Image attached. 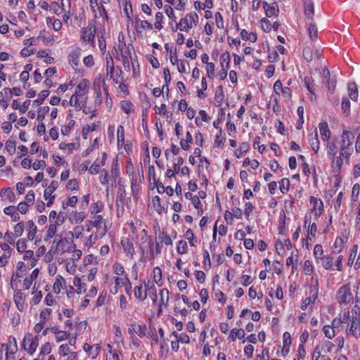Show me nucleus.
<instances>
[{"label": "nucleus", "mask_w": 360, "mask_h": 360, "mask_svg": "<svg viewBox=\"0 0 360 360\" xmlns=\"http://www.w3.org/2000/svg\"><path fill=\"white\" fill-rule=\"evenodd\" d=\"M121 244L125 253L130 255L131 258H133L135 252L133 243L129 239L125 238L122 240Z\"/></svg>", "instance_id": "7"}, {"label": "nucleus", "mask_w": 360, "mask_h": 360, "mask_svg": "<svg viewBox=\"0 0 360 360\" xmlns=\"http://www.w3.org/2000/svg\"><path fill=\"white\" fill-rule=\"evenodd\" d=\"M66 188L70 191L77 190L79 188V183L75 179H70L68 181Z\"/></svg>", "instance_id": "44"}, {"label": "nucleus", "mask_w": 360, "mask_h": 360, "mask_svg": "<svg viewBox=\"0 0 360 360\" xmlns=\"http://www.w3.org/2000/svg\"><path fill=\"white\" fill-rule=\"evenodd\" d=\"M186 16H187L188 19L191 21V22L193 23L194 26H196L198 25L199 18L196 13L192 12V13H188L186 15Z\"/></svg>", "instance_id": "61"}, {"label": "nucleus", "mask_w": 360, "mask_h": 360, "mask_svg": "<svg viewBox=\"0 0 360 360\" xmlns=\"http://www.w3.org/2000/svg\"><path fill=\"white\" fill-rule=\"evenodd\" d=\"M309 202L311 204H313L314 210H323V204L321 200L311 196Z\"/></svg>", "instance_id": "23"}, {"label": "nucleus", "mask_w": 360, "mask_h": 360, "mask_svg": "<svg viewBox=\"0 0 360 360\" xmlns=\"http://www.w3.org/2000/svg\"><path fill=\"white\" fill-rule=\"evenodd\" d=\"M259 143H260V137L257 136H256V138L255 139L253 146H254L255 149H258V150L262 153L264 151V150L265 149V146L260 145Z\"/></svg>", "instance_id": "62"}, {"label": "nucleus", "mask_w": 360, "mask_h": 360, "mask_svg": "<svg viewBox=\"0 0 360 360\" xmlns=\"http://www.w3.org/2000/svg\"><path fill=\"white\" fill-rule=\"evenodd\" d=\"M27 226L30 229V231L27 233V238L30 240H34V238L35 237V234L37 233V228L32 220H29L27 221Z\"/></svg>", "instance_id": "20"}, {"label": "nucleus", "mask_w": 360, "mask_h": 360, "mask_svg": "<svg viewBox=\"0 0 360 360\" xmlns=\"http://www.w3.org/2000/svg\"><path fill=\"white\" fill-rule=\"evenodd\" d=\"M303 56L307 62H310L313 59V53L309 47H305L303 49Z\"/></svg>", "instance_id": "47"}, {"label": "nucleus", "mask_w": 360, "mask_h": 360, "mask_svg": "<svg viewBox=\"0 0 360 360\" xmlns=\"http://www.w3.org/2000/svg\"><path fill=\"white\" fill-rule=\"evenodd\" d=\"M52 310L51 309H46L40 313L39 318L40 321L45 323L47 317L51 314Z\"/></svg>", "instance_id": "64"}, {"label": "nucleus", "mask_w": 360, "mask_h": 360, "mask_svg": "<svg viewBox=\"0 0 360 360\" xmlns=\"http://www.w3.org/2000/svg\"><path fill=\"white\" fill-rule=\"evenodd\" d=\"M16 248H17V250L20 253L24 252L27 248V244H26L25 240V239L18 240L16 243Z\"/></svg>", "instance_id": "45"}, {"label": "nucleus", "mask_w": 360, "mask_h": 360, "mask_svg": "<svg viewBox=\"0 0 360 360\" xmlns=\"http://www.w3.org/2000/svg\"><path fill=\"white\" fill-rule=\"evenodd\" d=\"M153 272L155 274V276H154V281L155 282L159 285L160 286L162 285V283H160V281H161V278H162V271L160 269V267L158 266H156L154 270H153Z\"/></svg>", "instance_id": "42"}, {"label": "nucleus", "mask_w": 360, "mask_h": 360, "mask_svg": "<svg viewBox=\"0 0 360 360\" xmlns=\"http://www.w3.org/2000/svg\"><path fill=\"white\" fill-rule=\"evenodd\" d=\"M159 238H161V243H165L166 245H172V240L167 233L162 232V233L159 236Z\"/></svg>", "instance_id": "56"}, {"label": "nucleus", "mask_w": 360, "mask_h": 360, "mask_svg": "<svg viewBox=\"0 0 360 360\" xmlns=\"http://www.w3.org/2000/svg\"><path fill=\"white\" fill-rule=\"evenodd\" d=\"M87 82L86 79H83L76 87L75 94L77 96H82L85 94V90L87 89Z\"/></svg>", "instance_id": "19"}, {"label": "nucleus", "mask_w": 360, "mask_h": 360, "mask_svg": "<svg viewBox=\"0 0 360 360\" xmlns=\"http://www.w3.org/2000/svg\"><path fill=\"white\" fill-rule=\"evenodd\" d=\"M291 345L290 335L288 332L283 333V346L282 349L283 356H286L290 351V345Z\"/></svg>", "instance_id": "12"}, {"label": "nucleus", "mask_w": 360, "mask_h": 360, "mask_svg": "<svg viewBox=\"0 0 360 360\" xmlns=\"http://www.w3.org/2000/svg\"><path fill=\"white\" fill-rule=\"evenodd\" d=\"M96 129V125L93 124L92 126L86 124L82 129V136L84 139H87V135L89 132L95 131Z\"/></svg>", "instance_id": "38"}, {"label": "nucleus", "mask_w": 360, "mask_h": 360, "mask_svg": "<svg viewBox=\"0 0 360 360\" xmlns=\"http://www.w3.org/2000/svg\"><path fill=\"white\" fill-rule=\"evenodd\" d=\"M352 136V139H354V135L350 131L347 129H344L342 135V145L340 148V155L344 156L345 153V149H347L349 147L352 142L350 140Z\"/></svg>", "instance_id": "2"}, {"label": "nucleus", "mask_w": 360, "mask_h": 360, "mask_svg": "<svg viewBox=\"0 0 360 360\" xmlns=\"http://www.w3.org/2000/svg\"><path fill=\"white\" fill-rule=\"evenodd\" d=\"M347 89L349 98L353 101H356L358 98V89L356 83H348Z\"/></svg>", "instance_id": "14"}, {"label": "nucleus", "mask_w": 360, "mask_h": 360, "mask_svg": "<svg viewBox=\"0 0 360 360\" xmlns=\"http://www.w3.org/2000/svg\"><path fill=\"white\" fill-rule=\"evenodd\" d=\"M163 18V15L161 12H158L155 14V22L154 24V26L158 30H161L162 28V26L161 25V21Z\"/></svg>", "instance_id": "54"}, {"label": "nucleus", "mask_w": 360, "mask_h": 360, "mask_svg": "<svg viewBox=\"0 0 360 360\" xmlns=\"http://www.w3.org/2000/svg\"><path fill=\"white\" fill-rule=\"evenodd\" d=\"M38 345V338L37 336H36L35 338H34L29 347V353L31 355H32L34 352L36 351Z\"/></svg>", "instance_id": "57"}, {"label": "nucleus", "mask_w": 360, "mask_h": 360, "mask_svg": "<svg viewBox=\"0 0 360 360\" xmlns=\"http://www.w3.org/2000/svg\"><path fill=\"white\" fill-rule=\"evenodd\" d=\"M145 329H146V326H144L143 328L141 326L134 323H131L130 327L129 328V333H131L132 332H134L139 337H143V336L146 335V333L144 331Z\"/></svg>", "instance_id": "15"}, {"label": "nucleus", "mask_w": 360, "mask_h": 360, "mask_svg": "<svg viewBox=\"0 0 360 360\" xmlns=\"http://www.w3.org/2000/svg\"><path fill=\"white\" fill-rule=\"evenodd\" d=\"M163 73H164V79L165 84L163 85V89H167V93L169 92V84L171 82L172 77L170 75L169 70L168 68H165L163 69Z\"/></svg>", "instance_id": "25"}, {"label": "nucleus", "mask_w": 360, "mask_h": 360, "mask_svg": "<svg viewBox=\"0 0 360 360\" xmlns=\"http://www.w3.org/2000/svg\"><path fill=\"white\" fill-rule=\"evenodd\" d=\"M34 202V193L33 191H30L25 196V201L24 203L29 204V206L33 205Z\"/></svg>", "instance_id": "59"}, {"label": "nucleus", "mask_w": 360, "mask_h": 360, "mask_svg": "<svg viewBox=\"0 0 360 360\" xmlns=\"http://www.w3.org/2000/svg\"><path fill=\"white\" fill-rule=\"evenodd\" d=\"M321 259L323 260L322 266L326 269H330L333 265V257L330 255H326L323 257Z\"/></svg>", "instance_id": "28"}, {"label": "nucleus", "mask_w": 360, "mask_h": 360, "mask_svg": "<svg viewBox=\"0 0 360 360\" xmlns=\"http://www.w3.org/2000/svg\"><path fill=\"white\" fill-rule=\"evenodd\" d=\"M79 145L75 143H60L59 144V148L61 150H64L65 148H68L70 150H72V149H78Z\"/></svg>", "instance_id": "46"}, {"label": "nucleus", "mask_w": 360, "mask_h": 360, "mask_svg": "<svg viewBox=\"0 0 360 360\" xmlns=\"http://www.w3.org/2000/svg\"><path fill=\"white\" fill-rule=\"evenodd\" d=\"M220 60H221V66L223 68L224 63H226V69H229V65H230V60H231L229 53L228 51L223 53L221 55Z\"/></svg>", "instance_id": "31"}, {"label": "nucleus", "mask_w": 360, "mask_h": 360, "mask_svg": "<svg viewBox=\"0 0 360 360\" xmlns=\"http://www.w3.org/2000/svg\"><path fill=\"white\" fill-rule=\"evenodd\" d=\"M50 91L49 90H43L39 94V98L34 101L38 105L42 104L46 98L49 96Z\"/></svg>", "instance_id": "36"}, {"label": "nucleus", "mask_w": 360, "mask_h": 360, "mask_svg": "<svg viewBox=\"0 0 360 360\" xmlns=\"http://www.w3.org/2000/svg\"><path fill=\"white\" fill-rule=\"evenodd\" d=\"M250 145L248 142H243L239 148L236 150V155L238 158L242 157L243 153H245L249 150Z\"/></svg>", "instance_id": "24"}, {"label": "nucleus", "mask_w": 360, "mask_h": 360, "mask_svg": "<svg viewBox=\"0 0 360 360\" xmlns=\"http://www.w3.org/2000/svg\"><path fill=\"white\" fill-rule=\"evenodd\" d=\"M57 226L58 225H56V224H51L49 225L44 240L47 241L48 240L53 238L56 235L57 231Z\"/></svg>", "instance_id": "27"}, {"label": "nucleus", "mask_w": 360, "mask_h": 360, "mask_svg": "<svg viewBox=\"0 0 360 360\" xmlns=\"http://www.w3.org/2000/svg\"><path fill=\"white\" fill-rule=\"evenodd\" d=\"M62 240H63L62 236L57 234L56 236V238H55L53 242L52 246L51 247V248L49 251V255H51L52 254L56 253V252L57 251V249H58L59 245L60 244V243L62 242Z\"/></svg>", "instance_id": "21"}, {"label": "nucleus", "mask_w": 360, "mask_h": 360, "mask_svg": "<svg viewBox=\"0 0 360 360\" xmlns=\"http://www.w3.org/2000/svg\"><path fill=\"white\" fill-rule=\"evenodd\" d=\"M353 297L350 288L347 285L340 287L338 292V301L340 304H346Z\"/></svg>", "instance_id": "1"}, {"label": "nucleus", "mask_w": 360, "mask_h": 360, "mask_svg": "<svg viewBox=\"0 0 360 360\" xmlns=\"http://www.w3.org/2000/svg\"><path fill=\"white\" fill-rule=\"evenodd\" d=\"M75 121L74 120H71L68 124L67 126H65L64 127H63L61 129V133L65 135V136H67L70 134L71 129L73 128V127L75 126Z\"/></svg>", "instance_id": "39"}, {"label": "nucleus", "mask_w": 360, "mask_h": 360, "mask_svg": "<svg viewBox=\"0 0 360 360\" xmlns=\"http://www.w3.org/2000/svg\"><path fill=\"white\" fill-rule=\"evenodd\" d=\"M342 110L346 115L350 112V101L348 98L344 97L342 101Z\"/></svg>", "instance_id": "35"}, {"label": "nucleus", "mask_w": 360, "mask_h": 360, "mask_svg": "<svg viewBox=\"0 0 360 360\" xmlns=\"http://www.w3.org/2000/svg\"><path fill=\"white\" fill-rule=\"evenodd\" d=\"M261 24H262V30L265 32H270L271 30V22L270 21L265 18H263L262 20H261Z\"/></svg>", "instance_id": "52"}, {"label": "nucleus", "mask_w": 360, "mask_h": 360, "mask_svg": "<svg viewBox=\"0 0 360 360\" xmlns=\"http://www.w3.org/2000/svg\"><path fill=\"white\" fill-rule=\"evenodd\" d=\"M6 148L8 153H13L15 150V141L8 139L6 143Z\"/></svg>", "instance_id": "53"}, {"label": "nucleus", "mask_w": 360, "mask_h": 360, "mask_svg": "<svg viewBox=\"0 0 360 360\" xmlns=\"http://www.w3.org/2000/svg\"><path fill=\"white\" fill-rule=\"evenodd\" d=\"M280 184V191L283 194H285L288 193L289 190L290 181L287 178H283L279 182Z\"/></svg>", "instance_id": "26"}, {"label": "nucleus", "mask_w": 360, "mask_h": 360, "mask_svg": "<svg viewBox=\"0 0 360 360\" xmlns=\"http://www.w3.org/2000/svg\"><path fill=\"white\" fill-rule=\"evenodd\" d=\"M192 22L189 23L186 15L185 18H181L179 22L176 24V28L181 31L188 32L189 29L192 28Z\"/></svg>", "instance_id": "13"}, {"label": "nucleus", "mask_w": 360, "mask_h": 360, "mask_svg": "<svg viewBox=\"0 0 360 360\" xmlns=\"http://www.w3.org/2000/svg\"><path fill=\"white\" fill-rule=\"evenodd\" d=\"M160 304H167L169 301V290L166 288L162 289L160 292Z\"/></svg>", "instance_id": "37"}, {"label": "nucleus", "mask_w": 360, "mask_h": 360, "mask_svg": "<svg viewBox=\"0 0 360 360\" xmlns=\"http://www.w3.org/2000/svg\"><path fill=\"white\" fill-rule=\"evenodd\" d=\"M308 139H309V144L311 145V148L316 153L319 149V144H320V142H319V140L318 138V133H317L316 128H315V129H314V134H309Z\"/></svg>", "instance_id": "8"}, {"label": "nucleus", "mask_w": 360, "mask_h": 360, "mask_svg": "<svg viewBox=\"0 0 360 360\" xmlns=\"http://www.w3.org/2000/svg\"><path fill=\"white\" fill-rule=\"evenodd\" d=\"M106 60H107V77L109 76V77L111 79L113 77V72H114L115 68H114V62H113L112 58L110 54L107 55Z\"/></svg>", "instance_id": "18"}, {"label": "nucleus", "mask_w": 360, "mask_h": 360, "mask_svg": "<svg viewBox=\"0 0 360 360\" xmlns=\"http://www.w3.org/2000/svg\"><path fill=\"white\" fill-rule=\"evenodd\" d=\"M96 34V27L94 25H92L91 23L89 24V34H88V38L85 41L91 42L92 44L94 43V39Z\"/></svg>", "instance_id": "29"}, {"label": "nucleus", "mask_w": 360, "mask_h": 360, "mask_svg": "<svg viewBox=\"0 0 360 360\" xmlns=\"http://www.w3.org/2000/svg\"><path fill=\"white\" fill-rule=\"evenodd\" d=\"M221 134H222V130L221 129H220V131H219V134H217L215 136V139H214V144L219 147L220 146V145L223 144L224 142L226 140V138L224 137V136H221Z\"/></svg>", "instance_id": "60"}, {"label": "nucleus", "mask_w": 360, "mask_h": 360, "mask_svg": "<svg viewBox=\"0 0 360 360\" xmlns=\"http://www.w3.org/2000/svg\"><path fill=\"white\" fill-rule=\"evenodd\" d=\"M323 254V248L321 246V245H319V244H317L314 246V257H316V259H318V258H322V255Z\"/></svg>", "instance_id": "50"}, {"label": "nucleus", "mask_w": 360, "mask_h": 360, "mask_svg": "<svg viewBox=\"0 0 360 360\" xmlns=\"http://www.w3.org/2000/svg\"><path fill=\"white\" fill-rule=\"evenodd\" d=\"M304 9L305 15L312 19L314 14V6L312 0H304Z\"/></svg>", "instance_id": "10"}, {"label": "nucleus", "mask_w": 360, "mask_h": 360, "mask_svg": "<svg viewBox=\"0 0 360 360\" xmlns=\"http://www.w3.org/2000/svg\"><path fill=\"white\" fill-rule=\"evenodd\" d=\"M317 293H318V288H315L314 290H310V296L307 298H306L302 303L301 309L302 310H305L309 304H310L312 302H314L316 297H317Z\"/></svg>", "instance_id": "9"}, {"label": "nucleus", "mask_w": 360, "mask_h": 360, "mask_svg": "<svg viewBox=\"0 0 360 360\" xmlns=\"http://www.w3.org/2000/svg\"><path fill=\"white\" fill-rule=\"evenodd\" d=\"M263 7L266 13V15L268 18H271L273 15H278L279 13L278 6L276 2H273L270 4L266 2H263Z\"/></svg>", "instance_id": "3"}, {"label": "nucleus", "mask_w": 360, "mask_h": 360, "mask_svg": "<svg viewBox=\"0 0 360 360\" xmlns=\"http://www.w3.org/2000/svg\"><path fill=\"white\" fill-rule=\"evenodd\" d=\"M58 186V181H51V184L44 191V198L48 199L49 197L52 196L53 193L56 190Z\"/></svg>", "instance_id": "17"}, {"label": "nucleus", "mask_w": 360, "mask_h": 360, "mask_svg": "<svg viewBox=\"0 0 360 360\" xmlns=\"http://www.w3.org/2000/svg\"><path fill=\"white\" fill-rule=\"evenodd\" d=\"M185 237L186 239L189 241V244L191 246L193 247L195 246V243L193 242V240L195 238L194 233L193 232V230L191 229H188L185 234Z\"/></svg>", "instance_id": "51"}, {"label": "nucleus", "mask_w": 360, "mask_h": 360, "mask_svg": "<svg viewBox=\"0 0 360 360\" xmlns=\"http://www.w3.org/2000/svg\"><path fill=\"white\" fill-rule=\"evenodd\" d=\"M24 231V224L23 222H18L14 227V233L16 237L22 236Z\"/></svg>", "instance_id": "48"}, {"label": "nucleus", "mask_w": 360, "mask_h": 360, "mask_svg": "<svg viewBox=\"0 0 360 360\" xmlns=\"http://www.w3.org/2000/svg\"><path fill=\"white\" fill-rule=\"evenodd\" d=\"M224 98V92H223V88L221 86H219L217 87V90L215 94V99L216 101L218 103L217 106H220L223 99Z\"/></svg>", "instance_id": "32"}, {"label": "nucleus", "mask_w": 360, "mask_h": 360, "mask_svg": "<svg viewBox=\"0 0 360 360\" xmlns=\"http://www.w3.org/2000/svg\"><path fill=\"white\" fill-rule=\"evenodd\" d=\"M25 295L19 290L15 291L13 299L18 310L22 311L25 304Z\"/></svg>", "instance_id": "4"}, {"label": "nucleus", "mask_w": 360, "mask_h": 360, "mask_svg": "<svg viewBox=\"0 0 360 360\" xmlns=\"http://www.w3.org/2000/svg\"><path fill=\"white\" fill-rule=\"evenodd\" d=\"M1 193H4V196L10 201L13 202L15 200V194L10 188L4 189L1 191Z\"/></svg>", "instance_id": "43"}, {"label": "nucleus", "mask_w": 360, "mask_h": 360, "mask_svg": "<svg viewBox=\"0 0 360 360\" xmlns=\"http://www.w3.org/2000/svg\"><path fill=\"white\" fill-rule=\"evenodd\" d=\"M285 229V212L280 214V225H279V233L283 234Z\"/></svg>", "instance_id": "49"}, {"label": "nucleus", "mask_w": 360, "mask_h": 360, "mask_svg": "<svg viewBox=\"0 0 360 360\" xmlns=\"http://www.w3.org/2000/svg\"><path fill=\"white\" fill-rule=\"evenodd\" d=\"M124 143V127L120 125L117 128V145H123Z\"/></svg>", "instance_id": "30"}, {"label": "nucleus", "mask_w": 360, "mask_h": 360, "mask_svg": "<svg viewBox=\"0 0 360 360\" xmlns=\"http://www.w3.org/2000/svg\"><path fill=\"white\" fill-rule=\"evenodd\" d=\"M320 133L323 141H327L330 136V131L326 122H321L319 124Z\"/></svg>", "instance_id": "11"}, {"label": "nucleus", "mask_w": 360, "mask_h": 360, "mask_svg": "<svg viewBox=\"0 0 360 360\" xmlns=\"http://www.w3.org/2000/svg\"><path fill=\"white\" fill-rule=\"evenodd\" d=\"M65 282V279L63 276L58 275L56 277V281L53 283V289L55 293L59 294L60 292V288L62 287L63 283Z\"/></svg>", "instance_id": "22"}, {"label": "nucleus", "mask_w": 360, "mask_h": 360, "mask_svg": "<svg viewBox=\"0 0 360 360\" xmlns=\"http://www.w3.org/2000/svg\"><path fill=\"white\" fill-rule=\"evenodd\" d=\"M124 12L127 15V18H128L129 21H131V13H132V6L130 1H126L125 2V8H124Z\"/></svg>", "instance_id": "40"}, {"label": "nucleus", "mask_w": 360, "mask_h": 360, "mask_svg": "<svg viewBox=\"0 0 360 360\" xmlns=\"http://www.w3.org/2000/svg\"><path fill=\"white\" fill-rule=\"evenodd\" d=\"M80 52L81 49L76 48L68 55V61L72 68H76L78 65Z\"/></svg>", "instance_id": "5"}, {"label": "nucleus", "mask_w": 360, "mask_h": 360, "mask_svg": "<svg viewBox=\"0 0 360 360\" xmlns=\"http://www.w3.org/2000/svg\"><path fill=\"white\" fill-rule=\"evenodd\" d=\"M304 270L306 275H310L313 271V266L309 260H307L304 264Z\"/></svg>", "instance_id": "63"}, {"label": "nucleus", "mask_w": 360, "mask_h": 360, "mask_svg": "<svg viewBox=\"0 0 360 360\" xmlns=\"http://www.w3.org/2000/svg\"><path fill=\"white\" fill-rule=\"evenodd\" d=\"M309 34L311 40H316L317 39L318 30L316 25L314 23H311L308 28Z\"/></svg>", "instance_id": "33"}, {"label": "nucleus", "mask_w": 360, "mask_h": 360, "mask_svg": "<svg viewBox=\"0 0 360 360\" xmlns=\"http://www.w3.org/2000/svg\"><path fill=\"white\" fill-rule=\"evenodd\" d=\"M152 202H153V206H154L155 209L156 210V211L159 214H160L163 207L161 206L160 197L158 195L153 197Z\"/></svg>", "instance_id": "41"}, {"label": "nucleus", "mask_w": 360, "mask_h": 360, "mask_svg": "<svg viewBox=\"0 0 360 360\" xmlns=\"http://www.w3.org/2000/svg\"><path fill=\"white\" fill-rule=\"evenodd\" d=\"M134 295L140 301H143L147 297V288L143 289L142 285L136 286L134 289Z\"/></svg>", "instance_id": "16"}, {"label": "nucleus", "mask_w": 360, "mask_h": 360, "mask_svg": "<svg viewBox=\"0 0 360 360\" xmlns=\"http://www.w3.org/2000/svg\"><path fill=\"white\" fill-rule=\"evenodd\" d=\"M349 331L352 333L355 338L360 335V322L358 318L352 317Z\"/></svg>", "instance_id": "6"}, {"label": "nucleus", "mask_w": 360, "mask_h": 360, "mask_svg": "<svg viewBox=\"0 0 360 360\" xmlns=\"http://www.w3.org/2000/svg\"><path fill=\"white\" fill-rule=\"evenodd\" d=\"M187 243L185 240H179L176 247V251L179 255H183L187 252Z\"/></svg>", "instance_id": "34"}, {"label": "nucleus", "mask_w": 360, "mask_h": 360, "mask_svg": "<svg viewBox=\"0 0 360 360\" xmlns=\"http://www.w3.org/2000/svg\"><path fill=\"white\" fill-rule=\"evenodd\" d=\"M216 25L218 28L222 29L224 27V20L221 14L219 12L215 13Z\"/></svg>", "instance_id": "58"}, {"label": "nucleus", "mask_w": 360, "mask_h": 360, "mask_svg": "<svg viewBox=\"0 0 360 360\" xmlns=\"http://www.w3.org/2000/svg\"><path fill=\"white\" fill-rule=\"evenodd\" d=\"M323 333L329 339H332L335 336V330L333 328H330L329 326H325L323 328Z\"/></svg>", "instance_id": "55"}]
</instances>
